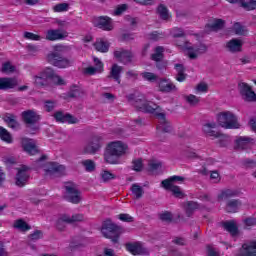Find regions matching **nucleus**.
I'll list each match as a JSON object with an SVG mask.
<instances>
[{
	"label": "nucleus",
	"instance_id": "c756f323",
	"mask_svg": "<svg viewBox=\"0 0 256 256\" xmlns=\"http://www.w3.org/2000/svg\"><path fill=\"white\" fill-rule=\"evenodd\" d=\"M228 3H240L241 7L243 9H246V11H253L256 9V0H227Z\"/></svg>",
	"mask_w": 256,
	"mask_h": 256
},
{
	"label": "nucleus",
	"instance_id": "3c124183",
	"mask_svg": "<svg viewBox=\"0 0 256 256\" xmlns=\"http://www.w3.org/2000/svg\"><path fill=\"white\" fill-rule=\"evenodd\" d=\"M53 11H54V13H63L64 11H69V4H67V3L56 4L53 7Z\"/></svg>",
	"mask_w": 256,
	"mask_h": 256
},
{
	"label": "nucleus",
	"instance_id": "49530a36",
	"mask_svg": "<svg viewBox=\"0 0 256 256\" xmlns=\"http://www.w3.org/2000/svg\"><path fill=\"white\" fill-rule=\"evenodd\" d=\"M131 192L135 196V199H141L143 197V187L139 186L138 184H132Z\"/></svg>",
	"mask_w": 256,
	"mask_h": 256
},
{
	"label": "nucleus",
	"instance_id": "dca6fc26",
	"mask_svg": "<svg viewBox=\"0 0 256 256\" xmlns=\"http://www.w3.org/2000/svg\"><path fill=\"white\" fill-rule=\"evenodd\" d=\"M45 79L52 81L54 85H65V80L61 76L55 74L52 68H46L40 73Z\"/></svg>",
	"mask_w": 256,
	"mask_h": 256
},
{
	"label": "nucleus",
	"instance_id": "e433bc0d",
	"mask_svg": "<svg viewBox=\"0 0 256 256\" xmlns=\"http://www.w3.org/2000/svg\"><path fill=\"white\" fill-rule=\"evenodd\" d=\"M14 229H19V231H22L23 233L27 231H31V225L25 222L23 219H18L14 222L13 225Z\"/></svg>",
	"mask_w": 256,
	"mask_h": 256
},
{
	"label": "nucleus",
	"instance_id": "052dcab7",
	"mask_svg": "<svg viewBox=\"0 0 256 256\" xmlns=\"http://www.w3.org/2000/svg\"><path fill=\"white\" fill-rule=\"evenodd\" d=\"M160 219L166 223H171V221H173V214H171V212H164L160 214Z\"/></svg>",
	"mask_w": 256,
	"mask_h": 256
},
{
	"label": "nucleus",
	"instance_id": "774afa93",
	"mask_svg": "<svg viewBox=\"0 0 256 256\" xmlns=\"http://www.w3.org/2000/svg\"><path fill=\"white\" fill-rule=\"evenodd\" d=\"M125 11H127V4H121L115 9L114 15H123Z\"/></svg>",
	"mask_w": 256,
	"mask_h": 256
},
{
	"label": "nucleus",
	"instance_id": "338daca9",
	"mask_svg": "<svg viewBox=\"0 0 256 256\" xmlns=\"http://www.w3.org/2000/svg\"><path fill=\"white\" fill-rule=\"evenodd\" d=\"M67 97L69 99H75V97H79V89L77 87H73L70 89V91L67 93Z\"/></svg>",
	"mask_w": 256,
	"mask_h": 256
},
{
	"label": "nucleus",
	"instance_id": "c03bdc74",
	"mask_svg": "<svg viewBox=\"0 0 256 256\" xmlns=\"http://www.w3.org/2000/svg\"><path fill=\"white\" fill-rule=\"evenodd\" d=\"M157 13L164 21H167V19H169V9H167L165 5L160 4L157 8Z\"/></svg>",
	"mask_w": 256,
	"mask_h": 256
},
{
	"label": "nucleus",
	"instance_id": "8fccbe9b",
	"mask_svg": "<svg viewBox=\"0 0 256 256\" xmlns=\"http://www.w3.org/2000/svg\"><path fill=\"white\" fill-rule=\"evenodd\" d=\"M82 165L83 167H85L86 171L88 173H93V171L95 170V161L91 160V159H87L82 161Z\"/></svg>",
	"mask_w": 256,
	"mask_h": 256
},
{
	"label": "nucleus",
	"instance_id": "0eeeda50",
	"mask_svg": "<svg viewBox=\"0 0 256 256\" xmlns=\"http://www.w3.org/2000/svg\"><path fill=\"white\" fill-rule=\"evenodd\" d=\"M48 62L59 69H67L73 65V60L63 57L59 52H52L47 56Z\"/></svg>",
	"mask_w": 256,
	"mask_h": 256
},
{
	"label": "nucleus",
	"instance_id": "ddd939ff",
	"mask_svg": "<svg viewBox=\"0 0 256 256\" xmlns=\"http://www.w3.org/2000/svg\"><path fill=\"white\" fill-rule=\"evenodd\" d=\"M240 95L243 96L245 101L253 102L256 101V94L251 89V86L249 84L242 82L238 84Z\"/></svg>",
	"mask_w": 256,
	"mask_h": 256
},
{
	"label": "nucleus",
	"instance_id": "5701e85b",
	"mask_svg": "<svg viewBox=\"0 0 256 256\" xmlns=\"http://www.w3.org/2000/svg\"><path fill=\"white\" fill-rule=\"evenodd\" d=\"M121 73H123V66H119V64H113L108 79H113L118 85H121Z\"/></svg>",
	"mask_w": 256,
	"mask_h": 256
},
{
	"label": "nucleus",
	"instance_id": "13d9d810",
	"mask_svg": "<svg viewBox=\"0 0 256 256\" xmlns=\"http://www.w3.org/2000/svg\"><path fill=\"white\" fill-rule=\"evenodd\" d=\"M43 238V231L41 230H36L34 231V233L29 235V239H31V241H39V239Z\"/></svg>",
	"mask_w": 256,
	"mask_h": 256
},
{
	"label": "nucleus",
	"instance_id": "09e8293b",
	"mask_svg": "<svg viewBox=\"0 0 256 256\" xmlns=\"http://www.w3.org/2000/svg\"><path fill=\"white\" fill-rule=\"evenodd\" d=\"M100 175L103 183H109V181H113V179H116L117 177L115 176V174L111 173L109 170H103Z\"/></svg>",
	"mask_w": 256,
	"mask_h": 256
},
{
	"label": "nucleus",
	"instance_id": "a19ab883",
	"mask_svg": "<svg viewBox=\"0 0 256 256\" xmlns=\"http://www.w3.org/2000/svg\"><path fill=\"white\" fill-rule=\"evenodd\" d=\"M166 191H171L172 195H174L177 199H183L185 197V193L181 191V187L179 186H170V188H165Z\"/></svg>",
	"mask_w": 256,
	"mask_h": 256
},
{
	"label": "nucleus",
	"instance_id": "37998d69",
	"mask_svg": "<svg viewBox=\"0 0 256 256\" xmlns=\"http://www.w3.org/2000/svg\"><path fill=\"white\" fill-rule=\"evenodd\" d=\"M233 31L235 33V35H242V36H245L247 35V29L245 28V26L241 25V23L239 22H235L233 24Z\"/></svg>",
	"mask_w": 256,
	"mask_h": 256
},
{
	"label": "nucleus",
	"instance_id": "79ce46f5",
	"mask_svg": "<svg viewBox=\"0 0 256 256\" xmlns=\"http://www.w3.org/2000/svg\"><path fill=\"white\" fill-rule=\"evenodd\" d=\"M154 51L155 53L151 55L152 61H162L165 48H163V46H158Z\"/></svg>",
	"mask_w": 256,
	"mask_h": 256
},
{
	"label": "nucleus",
	"instance_id": "bb28decb",
	"mask_svg": "<svg viewBox=\"0 0 256 256\" xmlns=\"http://www.w3.org/2000/svg\"><path fill=\"white\" fill-rule=\"evenodd\" d=\"M65 37L67 34L62 33L59 29H50L46 32L47 41H61Z\"/></svg>",
	"mask_w": 256,
	"mask_h": 256
},
{
	"label": "nucleus",
	"instance_id": "0e129e2a",
	"mask_svg": "<svg viewBox=\"0 0 256 256\" xmlns=\"http://www.w3.org/2000/svg\"><path fill=\"white\" fill-rule=\"evenodd\" d=\"M44 107H45V110L47 111V113H51V111H53V109H55V101L46 100L44 102Z\"/></svg>",
	"mask_w": 256,
	"mask_h": 256
},
{
	"label": "nucleus",
	"instance_id": "f8f14e48",
	"mask_svg": "<svg viewBox=\"0 0 256 256\" xmlns=\"http://www.w3.org/2000/svg\"><path fill=\"white\" fill-rule=\"evenodd\" d=\"M31 171V167L22 165L18 168V172L16 174V185L17 187H25L27 181H29V173Z\"/></svg>",
	"mask_w": 256,
	"mask_h": 256
},
{
	"label": "nucleus",
	"instance_id": "f3484780",
	"mask_svg": "<svg viewBox=\"0 0 256 256\" xmlns=\"http://www.w3.org/2000/svg\"><path fill=\"white\" fill-rule=\"evenodd\" d=\"M45 171L46 175H49L50 177H54V175H57V177H59L60 175H63V173H65V166L57 162H49Z\"/></svg>",
	"mask_w": 256,
	"mask_h": 256
},
{
	"label": "nucleus",
	"instance_id": "9b49d317",
	"mask_svg": "<svg viewBox=\"0 0 256 256\" xmlns=\"http://www.w3.org/2000/svg\"><path fill=\"white\" fill-rule=\"evenodd\" d=\"M21 118L24 125H37L41 119V115H39L35 110H25L21 113Z\"/></svg>",
	"mask_w": 256,
	"mask_h": 256
},
{
	"label": "nucleus",
	"instance_id": "58836bf2",
	"mask_svg": "<svg viewBox=\"0 0 256 256\" xmlns=\"http://www.w3.org/2000/svg\"><path fill=\"white\" fill-rule=\"evenodd\" d=\"M206 27L210 29V31H221V29L225 27V20L215 19L212 24H207Z\"/></svg>",
	"mask_w": 256,
	"mask_h": 256
},
{
	"label": "nucleus",
	"instance_id": "c9c22d12",
	"mask_svg": "<svg viewBox=\"0 0 256 256\" xmlns=\"http://www.w3.org/2000/svg\"><path fill=\"white\" fill-rule=\"evenodd\" d=\"M94 47L96 51H99L100 53H107V51H109V42L99 39L94 43Z\"/></svg>",
	"mask_w": 256,
	"mask_h": 256
},
{
	"label": "nucleus",
	"instance_id": "cd10ccee",
	"mask_svg": "<svg viewBox=\"0 0 256 256\" xmlns=\"http://www.w3.org/2000/svg\"><path fill=\"white\" fill-rule=\"evenodd\" d=\"M251 143H255L253 138L247 136H240L236 140V147L238 149H249L251 147Z\"/></svg>",
	"mask_w": 256,
	"mask_h": 256
},
{
	"label": "nucleus",
	"instance_id": "2eb2a0df",
	"mask_svg": "<svg viewBox=\"0 0 256 256\" xmlns=\"http://www.w3.org/2000/svg\"><path fill=\"white\" fill-rule=\"evenodd\" d=\"M157 85L160 93H173V91H177L175 83L167 78H160Z\"/></svg>",
	"mask_w": 256,
	"mask_h": 256
},
{
	"label": "nucleus",
	"instance_id": "4d7b16f0",
	"mask_svg": "<svg viewBox=\"0 0 256 256\" xmlns=\"http://www.w3.org/2000/svg\"><path fill=\"white\" fill-rule=\"evenodd\" d=\"M118 219L123 221V223H133L135 221L131 215L125 213L119 214Z\"/></svg>",
	"mask_w": 256,
	"mask_h": 256
},
{
	"label": "nucleus",
	"instance_id": "412c9836",
	"mask_svg": "<svg viewBox=\"0 0 256 256\" xmlns=\"http://www.w3.org/2000/svg\"><path fill=\"white\" fill-rule=\"evenodd\" d=\"M221 227H223L224 231L230 233L232 237H237V235H239V226H237V223H235L234 220L221 222Z\"/></svg>",
	"mask_w": 256,
	"mask_h": 256
},
{
	"label": "nucleus",
	"instance_id": "680f3d73",
	"mask_svg": "<svg viewBox=\"0 0 256 256\" xmlns=\"http://www.w3.org/2000/svg\"><path fill=\"white\" fill-rule=\"evenodd\" d=\"M172 243L174 245L184 247V245H187V240H185V238H183V237H174L172 240Z\"/></svg>",
	"mask_w": 256,
	"mask_h": 256
},
{
	"label": "nucleus",
	"instance_id": "603ef678",
	"mask_svg": "<svg viewBox=\"0 0 256 256\" xmlns=\"http://www.w3.org/2000/svg\"><path fill=\"white\" fill-rule=\"evenodd\" d=\"M132 169L133 171H137V172L143 171V159L138 158L136 160H133Z\"/></svg>",
	"mask_w": 256,
	"mask_h": 256
},
{
	"label": "nucleus",
	"instance_id": "b1692460",
	"mask_svg": "<svg viewBox=\"0 0 256 256\" xmlns=\"http://www.w3.org/2000/svg\"><path fill=\"white\" fill-rule=\"evenodd\" d=\"M17 87V79L11 77H0V91L15 89Z\"/></svg>",
	"mask_w": 256,
	"mask_h": 256
},
{
	"label": "nucleus",
	"instance_id": "7c9ffc66",
	"mask_svg": "<svg viewBox=\"0 0 256 256\" xmlns=\"http://www.w3.org/2000/svg\"><path fill=\"white\" fill-rule=\"evenodd\" d=\"M2 119L10 129H17V127H19V122L17 121V116H15V114L6 113Z\"/></svg>",
	"mask_w": 256,
	"mask_h": 256
},
{
	"label": "nucleus",
	"instance_id": "f03ea898",
	"mask_svg": "<svg viewBox=\"0 0 256 256\" xmlns=\"http://www.w3.org/2000/svg\"><path fill=\"white\" fill-rule=\"evenodd\" d=\"M127 100L129 103H132L135 109L141 111L142 113H151L157 117V114H159V111H161V106L151 101H147L144 96L136 97L135 94H130L127 96Z\"/></svg>",
	"mask_w": 256,
	"mask_h": 256
},
{
	"label": "nucleus",
	"instance_id": "a18cd8bd",
	"mask_svg": "<svg viewBox=\"0 0 256 256\" xmlns=\"http://www.w3.org/2000/svg\"><path fill=\"white\" fill-rule=\"evenodd\" d=\"M141 77L144 79V81H148L149 83H155V81L159 79V76L153 72H142Z\"/></svg>",
	"mask_w": 256,
	"mask_h": 256
},
{
	"label": "nucleus",
	"instance_id": "7ed1b4c3",
	"mask_svg": "<svg viewBox=\"0 0 256 256\" xmlns=\"http://www.w3.org/2000/svg\"><path fill=\"white\" fill-rule=\"evenodd\" d=\"M172 37L176 40L177 47H181V49H186L188 51V57L190 59H197V53H199V48H195L191 46V42L187 41L185 38V32L181 28H173L171 31Z\"/></svg>",
	"mask_w": 256,
	"mask_h": 256
},
{
	"label": "nucleus",
	"instance_id": "2f4dec72",
	"mask_svg": "<svg viewBox=\"0 0 256 256\" xmlns=\"http://www.w3.org/2000/svg\"><path fill=\"white\" fill-rule=\"evenodd\" d=\"M174 69L176 71L175 79L178 83H183L187 79V74L185 73V66L183 64H175Z\"/></svg>",
	"mask_w": 256,
	"mask_h": 256
},
{
	"label": "nucleus",
	"instance_id": "4468645a",
	"mask_svg": "<svg viewBox=\"0 0 256 256\" xmlns=\"http://www.w3.org/2000/svg\"><path fill=\"white\" fill-rule=\"evenodd\" d=\"M57 123H68V125H75L79 123V119L69 113H63V111H57L53 115Z\"/></svg>",
	"mask_w": 256,
	"mask_h": 256
},
{
	"label": "nucleus",
	"instance_id": "de8ad7c7",
	"mask_svg": "<svg viewBox=\"0 0 256 256\" xmlns=\"http://www.w3.org/2000/svg\"><path fill=\"white\" fill-rule=\"evenodd\" d=\"M34 83L36 87H47V85H49V80L40 74L39 76L34 77Z\"/></svg>",
	"mask_w": 256,
	"mask_h": 256
},
{
	"label": "nucleus",
	"instance_id": "ea45409f",
	"mask_svg": "<svg viewBox=\"0 0 256 256\" xmlns=\"http://www.w3.org/2000/svg\"><path fill=\"white\" fill-rule=\"evenodd\" d=\"M196 209H199V203L195 201H188L185 208L186 216L191 217V215H193Z\"/></svg>",
	"mask_w": 256,
	"mask_h": 256
},
{
	"label": "nucleus",
	"instance_id": "e2e57ef3",
	"mask_svg": "<svg viewBox=\"0 0 256 256\" xmlns=\"http://www.w3.org/2000/svg\"><path fill=\"white\" fill-rule=\"evenodd\" d=\"M243 223H244L245 227L247 229H249L250 227H255L256 219L253 217H248V218L244 219Z\"/></svg>",
	"mask_w": 256,
	"mask_h": 256
},
{
	"label": "nucleus",
	"instance_id": "6ab92c4d",
	"mask_svg": "<svg viewBox=\"0 0 256 256\" xmlns=\"http://www.w3.org/2000/svg\"><path fill=\"white\" fill-rule=\"evenodd\" d=\"M96 27L102 31H113V20L108 16H100L96 19Z\"/></svg>",
	"mask_w": 256,
	"mask_h": 256
},
{
	"label": "nucleus",
	"instance_id": "a211bd4d",
	"mask_svg": "<svg viewBox=\"0 0 256 256\" xmlns=\"http://www.w3.org/2000/svg\"><path fill=\"white\" fill-rule=\"evenodd\" d=\"M114 57L117 59V61L123 63V65H127L133 61V53L123 49L114 51Z\"/></svg>",
	"mask_w": 256,
	"mask_h": 256
},
{
	"label": "nucleus",
	"instance_id": "864d4df0",
	"mask_svg": "<svg viewBox=\"0 0 256 256\" xmlns=\"http://www.w3.org/2000/svg\"><path fill=\"white\" fill-rule=\"evenodd\" d=\"M185 100L187 101V103H189V105L191 106H195L199 103V97L193 95V94H190L188 96H185Z\"/></svg>",
	"mask_w": 256,
	"mask_h": 256
},
{
	"label": "nucleus",
	"instance_id": "a878e982",
	"mask_svg": "<svg viewBox=\"0 0 256 256\" xmlns=\"http://www.w3.org/2000/svg\"><path fill=\"white\" fill-rule=\"evenodd\" d=\"M239 191L233 189H223L217 196L218 201H229L233 197H238Z\"/></svg>",
	"mask_w": 256,
	"mask_h": 256
},
{
	"label": "nucleus",
	"instance_id": "c85d7f7f",
	"mask_svg": "<svg viewBox=\"0 0 256 256\" xmlns=\"http://www.w3.org/2000/svg\"><path fill=\"white\" fill-rule=\"evenodd\" d=\"M183 181H185V177L174 175L169 177L168 179L162 180L161 187H163V189H171V186H173V183L175 182L183 183Z\"/></svg>",
	"mask_w": 256,
	"mask_h": 256
},
{
	"label": "nucleus",
	"instance_id": "72a5a7b5",
	"mask_svg": "<svg viewBox=\"0 0 256 256\" xmlns=\"http://www.w3.org/2000/svg\"><path fill=\"white\" fill-rule=\"evenodd\" d=\"M239 207H241V200L239 199L228 200L226 203L227 213H237Z\"/></svg>",
	"mask_w": 256,
	"mask_h": 256
},
{
	"label": "nucleus",
	"instance_id": "6e6552de",
	"mask_svg": "<svg viewBox=\"0 0 256 256\" xmlns=\"http://www.w3.org/2000/svg\"><path fill=\"white\" fill-rule=\"evenodd\" d=\"M83 214H74L72 217H69L67 214H63L56 222V227L59 231L65 229V223H77V221H83Z\"/></svg>",
	"mask_w": 256,
	"mask_h": 256
},
{
	"label": "nucleus",
	"instance_id": "393cba45",
	"mask_svg": "<svg viewBox=\"0 0 256 256\" xmlns=\"http://www.w3.org/2000/svg\"><path fill=\"white\" fill-rule=\"evenodd\" d=\"M217 127V123L212 122V123H206L203 125L202 130L207 135V137H213L214 139H219L221 137V133L217 132L213 129Z\"/></svg>",
	"mask_w": 256,
	"mask_h": 256
},
{
	"label": "nucleus",
	"instance_id": "f257e3e1",
	"mask_svg": "<svg viewBox=\"0 0 256 256\" xmlns=\"http://www.w3.org/2000/svg\"><path fill=\"white\" fill-rule=\"evenodd\" d=\"M129 146L122 141L110 142L104 152V161L109 165H119Z\"/></svg>",
	"mask_w": 256,
	"mask_h": 256
},
{
	"label": "nucleus",
	"instance_id": "4c0bfd02",
	"mask_svg": "<svg viewBox=\"0 0 256 256\" xmlns=\"http://www.w3.org/2000/svg\"><path fill=\"white\" fill-rule=\"evenodd\" d=\"M0 139L8 145L13 143V136H11V133L7 129L3 128V126H0Z\"/></svg>",
	"mask_w": 256,
	"mask_h": 256
},
{
	"label": "nucleus",
	"instance_id": "6e6d98bb",
	"mask_svg": "<svg viewBox=\"0 0 256 256\" xmlns=\"http://www.w3.org/2000/svg\"><path fill=\"white\" fill-rule=\"evenodd\" d=\"M15 71V66L11 64V62H5L2 65V72L3 73H13Z\"/></svg>",
	"mask_w": 256,
	"mask_h": 256
},
{
	"label": "nucleus",
	"instance_id": "1a4fd4ad",
	"mask_svg": "<svg viewBox=\"0 0 256 256\" xmlns=\"http://www.w3.org/2000/svg\"><path fill=\"white\" fill-rule=\"evenodd\" d=\"M103 147V137L93 136L90 143L84 147V153L95 155Z\"/></svg>",
	"mask_w": 256,
	"mask_h": 256
},
{
	"label": "nucleus",
	"instance_id": "423d86ee",
	"mask_svg": "<svg viewBox=\"0 0 256 256\" xmlns=\"http://www.w3.org/2000/svg\"><path fill=\"white\" fill-rule=\"evenodd\" d=\"M64 189L66 191L64 199L68 203H73V205H79L81 203V192L77 189V185L73 182H66Z\"/></svg>",
	"mask_w": 256,
	"mask_h": 256
},
{
	"label": "nucleus",
	"instance_id": "4be33fe9",
	"mask_svg": "<svg viewBox=\"0 0 256 256\" xmlns=\"http://www.w3.org/2000/svg\"><path fill=\"white\" fill-rule=\"evenodd\" d=\"M156 115L159 119L157 131H161L162 133H171V124L167 121L165 113H158Z\"/></svg>",
	"mask_w": 256,
	"mask_h": 256
},
{
	"label": "nucleus",
	"instance_id": "5fc2aeb1",
	"mask_svg": "<svg viewBox=\"0 0 256 256\" xmlns=\"http://www.w3.org/2000/svg\"><path fill=\"white\" fill-rule=\"evenodd\" d=\"M24 38L28 39L29 41H41V37L33 32H25Z\"/></svg>",
	"mask_w": 256,
	"mask_h": 256
},
{
	"label": "nucleus",
	"instance_id": "20e7f679",
	"mask_svg": "<svg viewBox=\"0 0 256 256\" xmlns=\"http://www.w3.org/2000/svg\"><path fill=\"white\" fill-rule=\"evenodd\" d=\"M102 235L106 239H111L112 243H119V237H121V227L114 224L111 220H105L101 229Z\"/></svg>",
	"mask_w": 256,
	"mask_h": 256
},
{
	"label": "nucleus",
	"instance_id": "9d476101",
	"mask_svg": "<svg viewBox=\"0 0 256 256\" xmlns=\"http://www.w3.org/2000/svg\"><path fill=\"white\" fill-rule=\"evenodd\" d=\"M126 250L131 253V255H149V250L143 246V242H129L125 245Z\"/></svg>",
	"mask_w": 256,
	"mask_h": 256
},
{
	"label": "nucleus",
	"instance_id": "f704fd0d",
	"mask_svg": "<svg viewBox=\"0 0 256 256\" xmlns=\"http://www.w3.org/2000/svg\"><path fill=\"white\" fill-rule=\"evenodd\" d=\"M243 256H256V241H252L249 244L242 245Z\"/></svg>",
	"mask_w": 256,
	"mask_h": 256
},
{
	"label": "nucleus",
	"instance_id": "69168bd1",
	"mask_svg": "<svg viewBox=\"0 0 256 256\" xmlns=\"http://www.w3.org/2000/svg\"><path fill=\"white\" fill-rule=\"evenodd\" d=\"M163 37V33H160L159 31H154L149 34V39H151V41H159V39H163Z\"/></svg>",
	"mask_w": 256,
	"mask_h": 256
},
{
	"label": "nucleus",
	"instance_id": "39448f33",
	"mask_svg": "<svg viewBox=\"0 0 256 256\" xmlns=\"http://www.w3.org/2000/svg\"><path fill=\"white\" fill-rule=\"evenodd\" d=\"M218 123L223 129H239L240 125L237 122V116L232 112L226 111L218 114Z\"/></svg>",
	"mask_w": 256,
	"mask_h": 256
},
{
	"label": "nucleus",
	"instance_id": "473e14b6",
	"mask_svg": "<svg viewBox=\"0 0 256 256\" xmlns=\"http://www.w3.org/2000/svg\"><path fill=\"white\" fill-rule=\"evenodd\" d=\"M226 47L231 53H237L243 48V43L239 39H232L227 42Z\"/></svg>",
	"mask_w": 256,
	"mask_h": 256
},
{
	"label": "nucleus",
	"instance_id": "aec40b11",
	"mask_svg": "<svg viewBox=\"0 0 256 256\" xmlns=\"http://www.w3.org/2000/svg\"><path fill=\"white\" fill-rule=\"evenodd\" d=\"M21 145L23 150L29 155H37V153H39L37 145H35V143H33V140L29 138H22Z\"/></svg>",
	"mask_w": 256,
	"mask_h": 256
},
{
	"label": "nucleus",
	"instance_id": "bf43d9fd",
	"mask_svg": "<svg viewBox=\"0 0 256 256\" xmlns=\"http://www.w3.org/2000/svg\"><path fill=\"white\" fill-rule=\"evenodd\" d=\"M243 167L245 169H255L256 167V161L251 159H246L242 162Z\"/></svg>",
	"mask_w": 256,
	"mask_h": 256
}]
</instances>
